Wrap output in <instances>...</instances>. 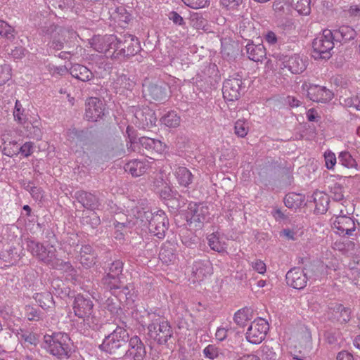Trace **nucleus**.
<instances>
[{"mask_svg":"<svg viewBox=\"0 0 360 360\" xmlns=\"http://www.w3.org/2000/svg\"><path fill=\"white\" fill-rule=\"evenodd\" d=\"M132 213L136 217L134 224L146 226L150 233L159 238L165 237V231L167 229L168 221L165 213L158 211L152 213L149 210H139L138 208L132 210Z\"/></svg>","mask_w":360,"mask_h":360,"instance_id":"1","label":"nucleus"},{"mask_svg":"<svg viewBox=\"0 0 360 360\" xmlns=\"http://www.w3.org/2000/svg\"><path fill=\"white\" fill-rule=\"evenodd\" d=\"M93 302L89 298L77 295L74 301L73 309L75 316L83 319L84 325L92 330H98L101 326L98 318L93 314Z\"/></svg>","mask_w":360,"mask_h":360,"instance_id":"2","label":"nucleus"},{"mask_svg":"<svg viewBox=\"0 0 360 360\" xmlns=\"http://www.w3.org/2000/svg\"><path fill=\"white\" fill-rule=\"evenodd\" d=\"M127 42V41L125 40V41L123 43L119 40L116 36L112 34L105 36H95L89 40V44L91 45V47L99 53H106L110 49H113L115 51L120 50V51L124 54L134 55L139 51V46H136V49H133V50H130L129 46L127 47V50L126 51L124 44Z\"/></svg>","mask_w":360,"mask_h":360,"instance_id":"3","label":"nucleus"},{"mask_svg":"<svg viewBox=\"0 0 360 360\" xmlns=\"http://www.w3.org/2000/svg\"><path fill=\"white\" fill-rule=\"evenodd\" d=\"M46 349L58 359H68L72 352V342L68 335L65 333L46 334Z\"/></svg>","mask_w":360,"mask_h":360,"instance_id":"4","label":"nucleus"},{"mask_svg":"<svg viewBox=\"0 0 360 360\" xmlns=\"http://www.w3.org/2000/svg\"><path fill=\"white\" fill-rule=\"evenodd\" d=\"M122 271V264L120 262H115L112 263V266L110 269V272L103 278L104 283L110 290H122L117 294L116 292H113L112 294L115 296L120 297V299L128 300L131 297L129 295L130 290L128 286H122L119 276Z\"/></svg>","mask_w":360,"mask_h":360,"instance_id":"5","label":"nucleus"},{"mask_svg":"<svg viewBox=\"0 0 360 360\" xmlns=\"http://www.w3.org/2000/svg\"><path fill=\"white\" fill-rule=\"evenodd\" d=\"M129 337L127 330L118 326L111 333L105 337L100 345V349L110 354L115 353L117 349L128 342Z\"/></svg>","mask_w":360,"mask_h":360,"instance_id":"6","label":"nucleus"},{"mask_svg":"<svg viewBox=\"0 0 360 360\" xmlns=\"http://www.w3.org/2000/svg\"><path fill=\"white\" fill-rule=\"evenodd\" d=\"M333 34L330 30H326L313 41L312 56L315 58H329L330 51L334 47Z\"/></svg>","mask_w":360,"mask_h":360,"instance_id":"7","label":"nucleus"},{"mask_svg":"<svg viewBox=\"0 0 360 360\" xmlns=\"http://www.w3.org/2000/svg\"><path fill=\"white\" fill-rule=\"evenodd\" d=\"M148 335L159 345H164L172 335V328L168 321L158 318L148 326Z\"/></svg>","mask_w":360,"mask_h":360,"instance_id":"8","label":"nucleus"},{"mask_svg":"<svg viewBox=\"0 0 360 360\" xmlns=\"http://www.w3.org/2000/svg\"><path fill=\"white\" fill-rule=\"evenodd\" d=\"M209 214V209L207 206L191 202L188 207L187 221L190 226L193 224L195 229H200L204 223L208 221Z\"/></svg>","mask_w":360,"mask_h":360,"instance_id":"9","label":"nucleus"},{"mask_svg":"<svg viewBox=\"0 0 360 360\" xmlns=\"http://www.w3.org/2000/svg\"><path fill=\"white\" fill-rule=\"evenodd\" d=\"M269 330V324L266 320L259 318L253 321L246 332V339L252 344L262 342Z\"/></svg>","mask_w":360,"mask_h":360,"instance_id":"10","label":"nucleus"},{"mask_svg":"<svg viewBox=\"0 0 360 360\" xmlns=\"http://www.w3.org/2000/svg\"><path fill=\"white\" fill-rule=\"evenodd\" d=\"M302 87L307 91L308 98L312 101L327 103L333 98V93L325 86L305 82Z\"/></svg>","mask_w":360,"mask_h":360,"instance_id":"11","label":"nucleus"},{"mask_svg":"<svg viewBox=\"0 0 360 360\" xmlns=\"http://www.w3.org/2000/svg\"><path fill=\"white\" fill-rule=\"evenodd\" d=\"M128 349L126 351L124 360H143L146 355L144 344L137 335L129 338Z\"/></svg>","mask_w":360,"mask_h":360,"instance_id":"12","label":"nucleus"},{"mask_svg":"<svg viewBox=\"0 0 360 360\" xmlns=\"http://www.w3.org/2000/svg\"><path fill=\"white\" fill-rule=\"evenodd\" d=\"M105 105L102 100L91 97L86 102L85 117L89 121L96 122L104 115Z\"/></svg>","mask_w":360,"mask_h":360,"instance_id":"13","label":"nucleus"},{"mask_svg":"<svg viewBox=\"0 0 360 360\" xmlns=\"http://www.w3.org/2000/svg\"><path fill=\"white\" fill-rule=\"evenodd\" d=\"M333 228L340 236H351L356 230L354 220L347 215L336 216L331 219Z\"/></svg>","mask_w":360,"mask_h":360,"instance_id":"14","label":"nucleus"},{"mask_svg":"<svg viewBox=\"0 0 360 360\" xmlns=\"http://www.w3.org/2000/svg\"><path fill=\"white\" fill-rule=\"evenodd\" d=\"M134 116L135 124L142 129L150 128L155 126L157 122L155 112L148 107L136 110Z\"/></svg>","mask_w":360,"mask_h":360,"instance_id":"15","label":"nucleus"},{"mask_svg":"<svg viewBox=\"0 0 360 360\" xmlns=\"http://www.w3.org/2000/svg\"><path fill=\"white\" fill-rule=\"evenodd\" d=\"M242 81L237 78L226 79L223 85L224 98L229 101L238 100L240 96Z\"/></svg>","mask_w":360,"mask_h":360,"instance_id":"16","label":"nucleus"},{"mask_svg":"<svg viewBox=\"0 0 360 360\" xmlns=\"http://www.w3.org/2000/svg\"><path fill=\"white\" fill-rule=\"evenodd\" d=\"M287 283L293 288L302 289L307 283V276L304 271L300 268H294L286 274Z\"/></svg>","mask_w":360,"mask_h":360,"instance_id":"17","label":"nucleus"},{"mask_svg":"<svg viewBox=\"0 0 360 360\" xmlns=\"http://www.w3.org/2000/svg\"><path fill=\"white\" fill-rule=\"evenodd\" d=\"M151 160L152 158H150L131 160L125 165L124 169L133 176H140L151 167L150 164L153 162L150 161Z\"/></svg>","mask_w":360,"mask_h":360,"instance_id":"18","label":"nucleus"},{"mask_svg":"<svg viewBox=\"0 0 360 360\" xmlns=\"http://www.w3.org/2000/svg\"><path fill=\"white\" fill-rule=\"evenodd\" d=\"M55 250V248H53V250H49L48 255H46V259L49 257V254H53ZM48 264L65 274L66 279L77 281V270L72 267L70 263L68 262H63L61 259L57 258L53 261H51L50 262H48V260L46 259V264Z\"/></svg>","mask_w":360,"mask_h":360,"instance_id":"19","label":"nucleus"},{"mask_svg":"<svg viewBox=\"0 0 360 360\" xmlns=\"http://www.w3.org/2000/svg\"><path fill=\"white\" fill-rule=\"evenodd\" d=\"M283 63L284 67L288 68L289 71L293 74L302 72L307 67L306 61L297 54L290 56H285Z\"/></svg>","mask_w":360,"mask_h":360,"instance_id":"20","label":"nucleus"},{"mask_svg":"<svg viewBox=\"0 0 360 360\" xmlns=\"http://www.w3.org/2000/svg\"><path fill=\"white\" fill-rule=\"evenodd\" d=\"M330 313L331 314L330 319L340 323H345L350 319V309L344 307L340 304H335V306L330 309Z\"/></svg>","mask_w":360,"mask_h":360,"instance_id":"21","label":"nucleus"},{"mask_svg":"<svg viewBox=\"0 0 360 360\" xmlns=\"http://www.w3.org/2000/svg\"><path fill=\"white\" fill-rule=\"evenodd\" d=\"M192 274L195 277L196 281H201L207 275L212 274V267L208 262L197 261L192 266Z\"/></svg>","mask_w":360,"mask_h":360,"instance_id":"22","label":"nucleus"},{"mask_svg":"<svg viewBox=\"0 0 360 360\" xmlns=\"http://www.w3.org/2000/svg\"><path fill=\"white\" fill-rule=\"evenodd\" d=\"M334 40L340 42H347L356 37V31L351 27L343 25L333 32Z\"/></svg>","mask_w":360,"mask_h":360,"instance_id":"23","label":"nucleus"},{"mask_svg":"<svg viewBox=\"0 0 360 360\" xmlns=\"http://www.w3.org/2000/svg\"><path fill=\"white\" fill-rule=\"evenodd\" d=\"M246 52L249 59L255 62L262 61L266 56V49L263 44H248Z\"/></svg>","mask_w":360,"mask_h":360,"instance_id":"24","label":"nucleus"},{"mask_svg":"<svg viewBox=\"0 0 360 360\" xmlns=\"http://www.w3.org/2000/svg\"><path fill=\"white\" fill-rule=\"evenodd\" d=\"M139 143L142 147L148 150H153L157 153L161 154L165 150V145L159 140L143 136L139 139Z\"/></svg>","mask_w":360,"mask_h":360,"instance_id":"25","label":"nucleus"},{"mask_svg":"<svg viewBox=\"0 0 360 360\" xmlns=\"http://www.w3.org/2000/svg\"><path fill=\"white\" fill-rule=\"evenodd\" d=\"M70 74L75 78L82 82L90 81L94 77L92 72L89 68L79 64H75L71 67Z\"/></svg>","mask_w":360,"mask_h":360,"instance_id":"26","label":"nucleus"},{"mask_svg":"<svg viewBox=\"0 0 360 360\" xmlns=\"http://www.w3.org/2000/svg\"><path fill=\"white\" fill-rule=\"evenodd\" d=\"M313 198L315 204V210L319 214L325 213L328 207L329 197L321 191H316L313 194Z\"/></svg>","mask_w":360,"mask_h":360,"instance_id":"27","label":"nucleus"},{"mask_svg":"<svg viewBox=\"0 0 360 360\" xmlns=\"http://www.w3.org/2000/svg\"><path fill=\"white\" fill-rule=\"evenodd\" d=\"M208 245L210 248L218 252H223L226 249V243L219 233H212L207 236Z\"/></svg>","mask_w":360,"mask_h":360,"instance_id":"28","label":"nucleus"},{"mask_svg":"<svg viewBox=\"0 0 360 360\" xmlns=\"http://www.w3.org/2000/svg\"><path fill=\"white\" fill-rule=\"evenodd\" d=\"M174 174L179 184L182 186L187 187L192 182V174L185 167H178Z\"/></svg>","mask_w":360,"mask_h":360,"instance_id":"29","label":"nucleus"},{"mask_svg":"<svg viewBox=\"0 0 360 360\" xmlns=\"http://www.w3.org/2000/svg\"><path fill=\"white\" fill-rule=\"evenodd\" d=\"M234 332L231 323H224L217 328L215 338L219 342L226 340Z\"/></svg>","mask_w":360,"mask_h":360,"instance_id":"30","label":"nucleus"},{"mask_svg":"<svg viewBox=\"0 0 360 360\" xmlns=\"http://www.w3.org/2000/svg\"><path fill=\"white\" fill-rule=\"evenodd\" d=\"M304 202V196L295 193H288L285 195L284 202L286 207L291 209L299 207Z\"/></svg>","mask_w":360,"mask_h":360,"instance_id":"31","label":"nucleus"},{"mask_svg":"<svg viewBox=\"0 0 360 360\" xmlns=\"http://www.w3.org/2000/svg\"><path fill=\"white\" fill-rule=\"evenodd\" d=\"M161 122L167 127H176L180 124L181 118L176 112L172 110L161 118Z\"/></svg>","mask_w":360,"mask_h":360,"instance_id":"32","label":"nucleus"},{"mask_svg":"<svg viewBox=\"0 0 360 360\" xmlns=\"http://www.w3.org/2000/svg\"><path fill=\"white\" fill-rule=\"evenodd\" d=\"M310 0H292L294 9L302 15H308L311 12Z\"/></svg>","mask_w":360,"mask_h":360,"instance_id":"33","label":"nucleus"},{"mask_svg":"<svg viewBox=\"0 0 360 360\" xmlns=\"http://www.w3.org/2000/svg\"><path fill=\"white\" fill-rule=\"evenodd\" d=\"M252 311L248 308H243L237 311L234 314L235 323L240 326H243L251 319Z\"/></svg>","mask_w":360,"mask_h":360,"instance_id":"34","label":"nucleus"},{"mask_svg":"<svg viewBox=\"0 0 360 360\" xmlns=\"http://www.w3.org/2000/svg\"><path fill=\"white\" fill-rule=\"evenodd\" d=\"M0 35L8 40L13 41L15 35V29L7 22L0 20Z\"/></svg>","mask_w":360,"mask_h":360,"instance_id":"35","label":"nucleus"},{"mask_svg":"<svg viewBox=\"0 0 360 360\" xmlns=\"http://www.w3.org/2000/svg\"><path fill=\"white\" fill-rule=\"evenodd\" d=\"M13 114L14 120L19 124H25L26 122L27 115L25 114V110L21 103L18 100L15 101Z\"/></svg>","mask_w":360,"mask_h":360,"instance_id":"36","label":"nucleus"},{"mask_svg":"<svg viewBox=\"0 0 360 360\" xmlns=\"http://www.w3.org/2000/svg\"><path fill=\"white\" fill-rule=\"evenodd\" d=\"M160 260L165 264L174 262L176 259V255L171 248L163 246L159 253Z\"/></svg>","mask_w":360,"mask_h":360,"instance_id":"37","label":"nucleus"},{"mask_svg":"<svg viewBox=\"0 0 360 360\" xmlns=\"http://www.w3.org/2000/svg\"><path fill=\"white\" fill-rule=\"evenodd\" d=\"M338 159L340 163L347 168H354L356 166V162L351 154L347 151H342L339 153Z\"/></svg>","mask_w":360,"mask_h":360,"instance_id":"38","label":"nucleus"},{"mask_svg":"<svg viewBox=\"0 0 360 360\" xmlns=\"http://www.w3.org/2000/svg\"><path fill=\"white\" fill-rule=\"evenodd\" d=\"M143 91L148 92L154 100H161L164 94L162 89L158 85H143Z\"/></svg>","mask_w":360,"mask_h":360,"instance_id":"39","label":"nucleus"},{"mask_svg":"<svg viewBox=\"0 0 360 360\" xmlns=\"http://www.w3.org/2000/svg\"><path fill=\"white\" fill-rule=\"evenodd\" d=\"M235 134L241 138L245 137L249 131V123L245 120H238L235 123Z\"/></svg>","mask_w":360,"mask_h":360,"instance_id":"40","label":"nucleus"},{"mask_svg":"<svg viewBox=\"0 0 360 360\" xmlns=\"http://www.w3.org/2000/svg\"><path fill=\"white\" fill-rule=\"evenodd\" d=\"M112 18L116 22H127L129 20V15L126 12V10L123 7H118L111 14Z\"/></svg>","mask_w":360,"mask_h":360,"instance_id":"41","label":"nucleus"},{"mask_svg":"<svg viewBox=\"0 0 360 360\" xmlns=\"http://www.w3.org/2000/svg\"><path fill=\"white\" fill-rule=\"evenodd\" d=\"M29 249L34 256L37 257L40 260L44 261L45 257V248L43 245L31 241L29 244Z\"/></svg>","mask_w":360,"mask_h":360,"instance_id":"42","label":"nucleus"},{"mask_svg":"<svg viewBox=\"0 0 360 360\" xmlns=\"http://www.w3.org/2000/svg\"><path fill=\"white\" fill-rule=\"evenodd\" d=\"M79 198H81L82 202L85 207L92 209L96 204V198L91 193L82 192L79 194Z\"/></svg>","mask_w":360,"mask_h":360,"instance_id":"43","label":"nucleus"},{"mask_svg":"<svg viewBox=\"0 0 360 360\" xmlns=\"http://www.w3.org/2000/svg\"><path fill=\"white\" fill-rule=\"evenodd\" d=\"M11 71L9 65H0V86L6 83L11 78Z\"/></svg>","mask_w":360,"mask_h":360,"instance_id":"44","label":"nucleus"},{"mask_svg":"<svg viewBox=\"0 0 360 360\" xmlns=\"http://www.w3.org/2000/svg\"><path fill=\"white\" fill-rule=\"evenodd\" d=\"M323 157L326 168L329 170L333 169L337 162L335 154L330 150H327L324 152Z\"/></svg>","mask_w":360,"mask_h":360,"instance_id":"45","label":"nucleus"},{"mask_svg":"<svg viewBox=\"0 0 360 360\" xmlns=\"http://www.w3.org/2000/svg\"><path fill=\"white\" fill-rule=\"evenodd\" d=\"M188 7L193 9H200L207 7L210 4L209 0H181Z\"/></svg>","mask_w":360,"mask_h":360,"instance_id":"46","label":"nucleus"},{"mask_svg":"<svg viewBox=\"0 0 360 360\" xmlns=\"http://www.w3.org/2000/svg\"><path fill=\"white\" fill-rule=\"evenodd\" d=\"M204 356L211 360L218 357L219 349L214 345H209L203 349Z\"/></svg>","mask_w":360,"mask_h":360,"instance_id":"47","label":"nucleus"},{"mask_svg":"<svg viewBox=\"0 0 360 360\" xmlns=\"http://www.w3.org/2000/svg\"><path fill=\"white\" fill-rule=\"evenodd\" d=\"M330 197L335 201H341L344 198L343 187L339 184H335L331 188Z\"/></svg>","mask_w":360,"mask_h":360,"instance_id":"48","label":"nucleus"},{"mask_svg":"<svg viewBox=\"0 0 360 360\" xmlns=\"http://www.w3.org/2000/svg\"><path fill=\"white\" fill-rule=\"evenodd\" d=\"M191 22L193 27H195L196 29L207 30L205 28L206 20L200 13H195L191 15Z\"/></svg>","mask_w":360,"mask_h":360,"instance_id":"49","label":"nucleus"},{"mask_svg":"<svg viewBox=\"0 0 360 360\" xmlns=\"http://www.w3.org/2000/svg\"><path fill=\"white\" fill-rule=\"evenodd\" d=\"M343 104L346 107L353 108L357 110H360V96H353L345 98Z\"/></svg>","mask_w":360,"mask_h":360,"instance_id":"50","label":"nucleus"},{"mask_svg":"<svg viewBox=\"0 0 360 360\" xmlns=\"http://www.w3.org/2000/svg\"><path fill=\"white\" fill-rule=\"evenodd\" d=\"M264 41L271 47L276 48L278 45V38L272 31H268L264 37Z\"/></svg>","mask_w":360,"mask_h":360,"instance_id":"51","label":"nucleus"},{"mask_svg":"<svg viewBox=\"0 0 360 360\" xmlns=\"http://www.w3.org/2000/svg\"><path fill=\"white\" fill-rule=\"evenodd\" d=\"M117 84H120L122 89L129 90L133 88L135 83L130 80L127 76L122 75L118 78Z\"/></svg>","mask_w":360,"mask_h":360,"instance_id":"52","label":"nucleus"},{"mask_svg":"<svg viewBox=\"0 0 360 360\" xmlns=\"http://www.w3.org/2000/svg\"><path fill=\"white\" fill-rule=\"evenodd\" d=\"M302 233V232L299 233V230L286 229L281 232V236L285 237L288 240H295Z\"/></svg>","mask_w":360,"mask_h":360,"instance_id":"53","label":"nucleus"},{"mask_svg":"<svg viewBox=\"0 0 360 360\" xmlns=\"http://www.w3.org/2000/svg\"><path fill=\"white\" fill-rule=\"evenodd\" d=\"M242 2L243 0H221V5L230 11L237 8Z\"/></svg>","mask_w":360,"mask_h":360,"instance_id":"54","label":"nucleus"},{"mask_svg":"<svg viewBox=\"0 0 360 360\" xmlns=\"http://www.w3.org/2000/svg\"><path fill=\"white\" fill-rule=\"evenodd\" d=\"M34 150L33 143L32 142L25 143L20 148L17 153H20L23 156L28 157Z\"/></svg>","mask_w":360,"mask_h":360,"instance_id":"55","label":"nucleus"},{"mask_svg":"<svg viewBox=\"0 0 360 360\" xmlns=\"http://www.w3.org/2000/svg\"><path fill=\"white\" fill-rule=\"evenodd\" d=\"M251 266L254 270L259 274H264L266 272V267L265 263L260 260L257 259L251 263Z\"/></svg>","mask_w":360,"mask_h":360,"instance_id":"56","label":"nucleus"},{"mask_svg":"<svg viewBox=\"0 0 360 360\" xmlns=\"http://www.w3.org/2000/svg\"><path fill=\"white\" fill-rule=\"evenodd\" d=\"M80 262L84 266L89 267L95 264L96 258L94 255H82Z\"/></svg>","mask_w":360,"mask_h":360,"instance_id":"57","label":"nucleus"},{"mask_svg":"<svg viewBox=\"0 0 360 360\" xmlns=\"http://www.w3.org/2000/svg\"><path fill=\"white\" fill-rule=\"evenodd\" d=\"M248 28L250 30L252 27L250 26V22L248 19H243L240 22L239 25V30L240 33L241 34L242 37H244L247 36V32Z\"/></svg>","mask_w":360,"mask_h":360,"instance_id":"58","label":"nucleus"},{"mask_svg":"<svg viewBox=\"0 0 360 360\" xmlns=\"http://www.w3.org/2000/svg\"><path fill=\"white\" fill-rule=\"evenodd\" d=\"M169 19L172 20L174 24L178 25H182L184 24L183 18L175 11H172L169 13Z\"/></svg>","mask_w":360,"mask_h":360,"instance_id":"59","label":"nucleus"},{"mask_svg":"<svg viewBox=\"0 0 360 360\" xmlns=\"http://www.w3.org/2000/svg\"><path fill=\"white\" fill-rule=\"evenodd\" d=\"M68 140L70 142H77L79 139V135L77 130L70 129L67 133Z\"/></svg>","mask_w":360,"mask_h":360,"instance_id":"60","label":"nucleus"},{"mask_svg":"<svg viewBox=\"0 0 360 360\" xmlns=\"http://www.w3.org/2000/svg\"><path fill=\"white\" fill-rule=\"evenodd\" d=\"M27 187L29 188V191H30V194L35 200H39L42 198V194L41 193V188H37L36 186H28Z\"/></svg>","mask_w":360,"mask_h":360,"instance_id":"61","label":"nucleus"},{"mask_svg":"<svg viewBox=\"0 0 360 360\" xmlns=\"http://www.w3.org/2000/svg\"><path fill=\"white\" fill-rule=\"evenodd\" d=\"M337 360H354L352 354L347 351H341L337 354Z\"/></svg>","mask_w":360,"mask_h":360,"instance_id":"62","label":"nucleus"},{"mask_svg":"<svg viewBox=\"0 0 360 360\" xmlns=\"http://www.w3.org/2000/svg\"><path fill=\"white\" fill-rule=\"evenodd\" d=\"M91 215L89 216L90 218V224L92 226V227H96L100 224V218L94 212H90Z\"/></svg>","mask_w":360,"mask_h":360,"instance_id":"63","label":"nucleus"},{"mask_svg":"<svg viewBox=\"0 0 360 360\" xmlns=\"http://www.w3.org/2000/svg\"><path fill=\"white\" fill-rule=\"evenodd\" d=\"M25 50L22 48H16L11 51V55L15 58H20L25 56Z\"/></svg>","mask_w":360,"mask_h":360,"instance_id":"64","label":"nucleus"}]
</instances>
